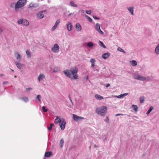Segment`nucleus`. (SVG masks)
I'll list each match as a JSON object with an SVG mask.
<instances>
[{
    "instance_id": "1",
    "label": "nucleus",
    "mask_w": 159,
    "mask_h": 159,
    "mask_svg": "<svg viewBox=\"0 0 159 159\" xmlns=\"http://www.w3.org/2000/svg\"><path fill=\"white\" fill-rule=\"evenodd\" d=\"M78 69L76 67L71 68L70 70H66L64 71L65 75L71 80L78 79Z\"/></svg>"
},
{
    "instance_id": "2",
    "label": "nucleus",
    "mask_w": 159,
    "mask_h": 159,
    "mask_svg": "<svg viewBox=\"0 0 159 159\" xmlns=\"http://www.w3.org/2000/svg\"><path fill=\"white\" fill-rule=\"evenodd\" d=\"M26 0H19L15 4V11L17 12H20L21 11L20 9L26 4Z\"/></svg>"
},
{
    "instance_id": "3",
    "label": "nucleus",
    "mask_w": 159,
    "mask_h": 159,
    "mask_svg": "<svg viewBox=\"0 0 159 159\" xmlns=\"http://www.w3.org/2000/svg\"><path fill=\"white\" fill-rule=\"evenodd\" d=\"M107 111V107L105 106H102L97 107L96 109V113L102 116H104Z\"/></svg>"
},
{
    "instance_id": "4",
    "label": "nucleus",
    "mask_w": 159,
    "mask_h": 159,
    "mask_svg": "<svg viewBox=\"0 0 159 159\" xmlns=\"http://www.w3.org/2000/svg\"><path fill=\"white\" fill-rule=\"evenodd\" d=\"M133 77L134 79H137L140 80L144 81L146 80V77L138 75H133Z\"/></svg>"
},
{
    "instance_id": "5",
    "label": "nucleus",
    "mask_w": 159,
    "mask_h": 159,
    "mask_svg": "<svg viewBox=\"0 0 159 159\" xmlns=\"http://www.w3.org/2000/svg\"><path fill=\"white\" fill-rule=\"evenodd\" d=\"M66 125V122L65 120L64 119H61V121L59 123V125L60 127L61 130H63L65 127Z\"/></svg>"
},
{
    "instance_id": "6",
    "label": "nucleus",
    "mask_w": 159,
    "mask_h": 159,
    "mask_svg": "<svg viewBox=\"0 0 159 159\" xmlns=\"http://www.w3.org/2000/svg\"><path fill=\"white\" fill-rule=\"evenodd\" d=\"M59 50V47L57 43H55L54 45V46L52 48V51L54 52H57Z\"/></svg>"
},
{
    "instance_id": "7",
    "label": "nucleus",
    "mask_w": 159,
    "mask_h": 159,
    "mask_svg": "<svg viewBox=\"0 0 159 159\" xmlns=\"http://www.w3.org/2000/svg\"><path fill=\"white\" fill-rule=\"evenodd\" d=\"M73 119L76 121L83 119L84 118V117L77 116L75 114H73Z\"/></svg>"
},
{
    "instance_id": "8",
    "label": "nucleus",
    "mask_w": 159,
    "mask_h": 159,
    "mask_svg": "<svg viewBox=\"0 0 159 159\" xmlns=\"http://www.w3.org/2000/svg\"><path fill=\"white\" fill-rule=\"evenodd\" d=\"M110 54L109 52L105 53L102 55V57L104 59H106L107 58L110 56Z\"/></svg>"
},
{
    "instance_id": "9",
    "label": "nucleus",
    "mask_w": 159,
    "mask_h": 159,
    "mask_svg": "<svg viewBox=\"0 0 159 159\" xmlns=\"http://www.w3.org/2000/svg\"><path fill=\"white\" fill-rule=\"evenodd\" d=\"M15 56L16 57V59L19 61L20 60L21 56L20 54L17 52H15L14 53Z\"/></svg>"
},
{
    "instance_id": "10",
    "label": "nucleus",
    "mask_w": 159,
    "mask_h": 159,
    "mask_svg": "<svg viewBox=\"0 0 159 159\" xmlns=\"http://www.w3.org/2000/svg\"><path fill=\"white\" fill-rule=\"evenodd\" d=\"M45 77V75L43 74H41L39 75L38 77V80L39 81H40V80L43 79Z\"/></svg>"
},
{
    "instance_id": "11",
    "label": "nucleus",
    "mask_w": 159,
    "mask_h": 159,
    "mask_svg": "<svg viewBox=\"0 0 159 159\" xmlns=\"http://www.w3.org/2000/svg\"><path fill=\"white\" fill-rule=\"evenodd\" d=\"M95 97L96 99L98 100H101L103 99V98L102 96L98 94L95 95Z\"/></svg>"
},
{
    "instance_id": "12",
    "label": "nucleus",
    "mask_w": 159,
    "mask_h": 159,
    "mask_svg": "<svg viewBox=\"0 0 159 159\" xmlns=\"http://www.w3.org/2000/svg\"><path fill=\"white\" fill-rule=\"evenodd\" d=\"M68 30L70 31L72 30V25L70 23L68 22L66 25Z\"/></svg>"
},
{
    "instance_id": "13",
    "label": "nucleus",
    "mask_w": 159,
    "mask_h": 159,
    "mask_svg": "<svg viewBox=\"0 0 159 159\" xmlns=\"http://www.w3.org/2000/svg\"><path fill=\"white\" fill-rule=\"evenodd\" d=\"M61 121V119H60L58 116H56V119H55L54 121V123L55 124H57L58 123H60Z\"/></svg>"
},
{
    "instance_id": "14",
    "label": "nucleus",
    "mask_w": 159,
    "mask_h": 159,
    "mask_svg": "<svg viewBox=\"0 0 159 159\" xmlns=\"http://www.w3.org/2000/svg\"><path fill=\"white\" fill-rule=\"evenodd\" d=\"M52 152H45L44 155L45 157H48L52 155Z\"/></svg>"
},
{
    "instance_id": "15",
    "label": "nucleus",
    "mask_w": 159,
    "mask_h": 159,
    "mask_svg": "<svg viewBox=\"0 0 159 159\" xmlns=\"http://www.w3.org/2000/svg\"><path fill=\"white\" fill-rule=\"evenodd\" d=\"M23 21L22 24L23 25L25 26H27L29 25V23L28 20L25 19H23Z\"/></svg>"
},
{
    "instance_id": "16",
    "label": "nucleus",
    "mask_w": 159,
    "mask_h": 159,
    "mask_svg": "<svg viewBox=\"0 0 159 159\" xmlns=\"http://www.w3.org/2000/svg\"><path fill=\"white\" fill-rule=\"evenodd\" d=\"M75 28L78 31L81 30V28L80 25L78 23H76L75 25Z\"/></svg>"
},
{
    "instance_id": "17",
    "label": "nucleus",
    "mask_w": 159,
    "mask_h": 159,
    "mask_svg": "<svg viewBox=\"0 0 159 159\" xmlns=\"http://www.w3.org/2000/svg\"><path fill=\"white\" fill-rule=\"evenodd\" d=\"M90 61L91 63V66L92 67H94L95 65V62L96 60L94 59L91 58L90 60Z\"/></svg>"
},
{
    "instance_id": "18",
    "label": "nucleus",
    "mask_w": 159,
    "mask_h": 159,
    "mask_svg": "<svg viewBox=\"0 0 159 159\" xmlns=\"http://www.w3.org/2000/svg\"><path fill=\"white\" fill-rule=\"evenodd\" d=\"M134 7H130L128 8V10L130 12V13L132 15H134Z\"/></svg>"
},
{
    "instance_id": "19",
    "label": "nucleus",
    "mask_w": 159,
    "mask_h": 159,
    "mask_svg": "<svg viewBox=\"0 0 159 159\" xmlns=\"http://www.w3.org/2000/svg\"><path fill=\"white\" fill-rule=\"evenodd\" d=\"M15 63L16 64V66L19 69H21V68L23 66V65L21 64L20 63H19L17 62H16Z\"/></svg>"
},
{
    "instance_id": "20",
    "label": "nucleus",
    "mask_w": 159,
    "mask_h": 159,
    "mask_svg": "<svg viewBox=\"0 0 159 159\" xmlns=\"http://www.w3.org/2000/svg\"><path fill=\"white\" fill-rule=\"evenodd\" d=\"M132 107L133 108V110L135 112L137 111L138 107L136 105H133L132 106Z\"/></svg>"
},
{
    "instance_id": "21",
    "label": "nucleus",
    "mask_w": 159,
    "mask_h": 159,
    "mask_svg": "<svg viewBox=\"0 0 159 159\" xmlns=\"http://www.w3.org/2000/svg\"><path fill=\"white\" fill-rule=\"evenodd\" d=\"M60 70V68L58 67H55L53 70V71L54 72H56Z\"/></svg>"
},
{
    "instance_id": "22",
    "label": "nucleus",
    "mask_w": 159,
    "mask_h": 159,
    "mask_svg": "<svg viewBox=\"0 0 159 159\" xmlns=\"http://www.w3.org/2000/svg\"><path fill=\"white\" fill-rule=\"evenodd\" d=\"M70 5L72 7H77V5L76 4H75L74 3V2L73 1H71L70 2Z\"/></svg>"
},
{
    "instance_id": "23",
    "label": "nucleus",
    "mask_w": 159,
    "mask_h": 159,
    "mask_svg": "<svg viewBox=\"0 0 159 159\" xmlns=\"http://www.w3.org/2000/svg\"><path fill=\"white\" fill-rule=\"evenodd\" d=\"M37 16L39 18L41 19L43 18L44 16L42 13H41L38 14H37Z\"/></svg>"
},
{
    "instance_id": "24",
    "label": "nucleus",
    "mask_w": 159,
    "mask_h": 159,
    "mask_svg": "<svg viewBox=\"0 0 159 159\" xmlns=\"http://www.w3.org/2000/svg\"><path fill=\"white\" fill-rule=\"evenodd\" d=\"M131 64L133 66H134L137 65V62L135 60H133L131 61Z\"/></svg>"
},
{
    "instance_id": "25",
    "label": "nucleus",
    "mask_w": 159,
    "mask_h": 159,
    "mask_svg": "<svg viewBox=\"0 0 159 159\" xmlns=\"http://www.w3.org/2000/svg\"><path fill=\"white\" fill-rule=\"evenodd\" d=\"M93 45V44L92 42H88L87 43V46L89 48L92 47Z\"/></svg>"
},
{
    "instance_id": "26",
    "label": "nucleus",
    "mask_w": 159,
    "mask_h": 159,
    "mask_svg": "<svg viewBox=\"0 0 159 159\" xmlns=\"http://www.w3.org/2000/svg\"><path fill=\"white\" fill-rule=\"evenodd\" d=\"M155 52L157 54H159V44L156 48Z\"/></svg>"
},
{
    "instance_id": "27",
    "label": "nucleus",
    "mask_w": 159,
    "mask_h": 159,
    "mask_svg": "<svg viewBox=\"0 0 159 159\" xmlns=\"http://www.w3.org/2000/svg\"><path fill=\"white\" fill-rule=\"evenodd\" d=\"M26 53L27 56L28 58H30L31 57V54L30 52L28 50H27L26 51Z\"/></svg>"
},
{
    "instance_id": "28",
    "label": "nucleus",
    "mask_w": 159,
    "mask_h": 159,
    "mask_svg": "<svg viewBox=\"0 0 159 159\" xmlns=\"http://www.w3.org/2000/svg\"><path fill=\"white\" fill-rule=\"evenodd\" d=\"M21 99L25 102H27L28 101V98L25 97H22Z\"/></svg>"
},
{
    "instance_id": "29",
    "label": "nucleus",
    "mask_w": 159,
    "mask_h": 159,
    "mask_svg": "<svg viewBox=\"0 0 159 159\" xmlns=\"http://www.w3.org/2000/svg\"><path fill=\"white\" fill-rule=\"evenodd\" d=\"M128 94V93H125L123 94H121L117 96H116V97L118 98H120L121 97H123L124 96H126Z\"/></svg>"
},
{
    "instance_id": "30",
    "label": "nucleus",
    "mask_w": 159,
    "mask_h": 159,
    "mask_svg": "<svg viewBox=\"0 0 159 159\" xmlns=\"http://www.w3.org/2000/svg\"><path fill=\"white\" fill-rule=\"evenodd\" d=\"M140 101L141 103H143L144 102V99L143 97H140Z\"/></svg>"
},
{
    "instance_id": "31",
    "label": "nucleus",
    "mask_w": 159,
    "mask_h": 159,
    "mask_svg": "<svg viewBox=\"0 0 159 159\" xmlns=\"http://www.w3.org/2000/svg\"><path fill=\"white\" fill-rule=\"evenodd\" d=\"M64 141L63 139H61L60 142V146L61 148H62L63 146V145L64 143Z\"/></svg>"
},
{
    "instance_id": "32",
    "label": "nucleus",
    "mask_w": 159,
    "mask_h": 159,
    "mask_svg": "<svg viewBox=\"0 0 159 159\" xmlns=\"http://www.w3.org/2000/svg\"><path fill=\"white\" fill-rule=\"evenodd\" d=\"M117 50L120 52H122L124 53H125V51L120 47H118V48Z\"/></svg>"
},
{
    "instance_id": "33",
    "label": "nucleus",
    "mask_w": 159,
    "mask_h": 159,
    "mask_svg": "<svg viewBox=\"0 0 159 159\" xmlns=\"http://www.w3.org/2000/svg\"><path fill=\"white\" fill-rule=\"evenodd\" d=\"M96 28L97 30L100 29V25L98 23H97L96 24Z\"/></svg>"
},
{
    "instance_id": "34",
    "label": "nucleus",
    "mask_w": 159,
    "mask_h": 159,
    "mask_svg": "<svg viewBox=\"0 0 159 159\" xmlns=\"http://www.w3.org/2000/svg\"><path fill=\"white\" fill-rule=\"evenodd\" d=\"M23 19H20V20H19L17 21L18 23L19 24H22L23 21Z\"/></svg>"
},
{
    "instance_id": "35",
    "label": "nucleus",
    "mask_w": 159,
    "mask_h": 159,
    "mask_svg": "<svg viewBox=\"0 0 159 159\" xmlns=\"http://www.w3.org/2000/svg\"><path fill=\"white\" fill-rule=\"evenodd\" d=\"M99 43H100V46H102L104 48H106V46L102 42H101V41H99Z\"/></svg>"
},
{
    "instance_id": "36",
    "label": "nucleus",
    "mask_w": 159,
    "mask_h": 159,
    "mask_svg": "<svg viewBox=\"0 0 159 159\" xmlns=\"http://www.w3.org/2000/svg\"><path fill=\"white\" fill-rule=\"evenodd\" d=\"M53 124H52V123L51 124H50V126L49 127H48V130H50L52 129V127L53 126Z\"/></svg>"
},
{
    "instance_id": "37",
    "label": "nucleus",
    "mask_w": 159,
    "mask_h": 159,
    "mask_svg": "<svg viewBox=\"0 0 159 159\" xmlns=\"http://www.w3.org/2000/svg\"><path fill=\"white\" fill-rule=\"evenodd\" d=\"M40 98H41V96L40 95H38L36 97V99L38 100L39 101H40Z\"/></svg>"
},
{
    "instance_id": "38",
    "label": "nucleus",
    "mask_w": 159,
    "mask_h": 159,
    "mask_svg": "<svg viewBox=\"0 0 159 159\" xmlns=\"http://www.w3.org/2000/svg\"><path fill=\"white\" fill-rule=\"evenodd\" d=\"M60 22V20L59 19L57 20L56 22L55 25L57 26Z\"/></svg>"
},
{
    "instance_id": "39",
    "label": "nucleus",
    "mask_w": 159,
    "mask_h": 159,
    "mask_svg": "<svg viewBox=\"0 0 159 159\" xmlns=\"http://www.w3.org/2000/svg\"><path fill=\"white\" fill-rule=\"evenodd\" d=\"M42 109H43V111L44 112H47V110L45 108V107L44 106H43L42 107Z\"/></svg>"
},
{
    "instance_id": "40",
    "label": "nucleus",
    "mask_w": 159,
    "mask_h": 159,
    "mask_svg": "<svg viewBox=\"0 0 159 159\" xmlns=\"http://www.w3.org/2000/svg\"><path fill=\"white\" fill-rule=\"evenodd\" d=\"M57 25L55 24L52 27V30H55L57 27Z\"/></svg>"
},
{
    "instance_id": "41",
    "label": "nucleus",
    "mask_w": 159,
    "mask_h": 159,
    "mask_svg": "<svg viewBox=\"0 0 159 159\" xmlns=\"http://www.w3.org/2000/svg\"><path fill=\"white\" fill-rule=\"evenodd\" d=\"M86 17L90 22H91V21H92V20L91 19V18L89 17V16H87V15H86Z\"/></svg>"
},
{
    "instance_id": "42",
    "label": "nucleus",
    "mask_w": 159,
    "mask_h": 159,
    "mask_svg": "<svg viewBox=\"0 0 159 159\" xmlns=\"http://www.w3.org/2000/svg\"><path fill=\"white\" fill-rule=\"evenodd\" d=\"M32 89V88H28L26 89V91L27 92H28L29 91Z\"/></svg>"
},
{
    "instance_id": "43",
    "label": "nucleus",
    "mask_w": 159,
    "mask_h": 159,
    "mask_svg": "<svg viewBox=\"0 0 159 159\" xmlns=\"http://www.w3.org/2000/svg\"><path fill=\"white\" fill-rule=\"evenodd\" d=\"M97 31L101 34H103V32L100 29L98 30Z\"/></svg>"
},
{
    "instance_id": "44",
    "label": "nucleus",
    "mask_w": 159,
    "mask_h": 159,
    "mask_svg": "<svg viewBox=\"0 0 159 159\" xmlns=\"http://www.w3.org/2000/svg\"><path fill=\"white\" fill-rule=\"evenodd\" d=\"M30 7H34V4L33 3H31L30 4Z\"/></svg>"
},
{
    "instance_id": "45",
    "label": "nucleus",
    "mask_w": 159,
    "mask_h": 159,
    "mask_svg": "<svg viewBox=\"0 0 159 159\" xmlns=\"http://www.w3.org/2000/svg\"><path fill=\"white\" fill-rule=\"evenodd\" d=\"M86 13L88 14H90L91 13V11L90 10L86 11Z\"/></svg>"
},
{
    "instance_id": "46",
    "label": "nucleus",
    "mask_w": 159,
    "mask_h": 159,
    "mask_svg": "<svg viewBox=\"0 0 159 159\" xmlns=\"http://www.w3.org/2000/svg\"><path fill=\"white\" fill-rule=\"evenodd\" d=\"M105 121L107 122V123H108L109 122V119L107 116H106V119L105 120Z\"/></svg>"
},
{
    "instance_id": "47",
    "label": "nucleus",
    "mask_w": 159,
    "mask_h": 159,
    "mask_svg": "<svg viewBox=\"0 0 159 159\" xmlns=\"http://www.w3.org/2000/svg\"><path fill=\"white\" fill-rule=\"evenodd\" d=\"M153 109V107L152 106H151V107H150L148 110L151 112L152 111Z\"/></svg>"
},
{
    "instance_id": "48",
    "label": "nucleus",
    "mask_w": 159,
    "mask_h": 159,
    "mask_svg": "<svg viewBox=\"0 0 159 159\" xmlns=\"http://www.w3.org/2000/svg\"><path fill=\"white\" fill-rule=\"evenodd\" d=\"M119 115L123 116V114H116V115H115L116 116H118Z\"/></svg>"
},
{
    "instance_id": "49",
    "label": "nucleus",
    "mask_w": 159,
    "mask_h": 159,
    "mask_svg": "<svg viewBox=\"0 0 159 159\" xmlns=\"http://www.w3.org/2000/svg\"><path fill=\"white\" fill-rule=\"evenodd\" d=\"M93 18L95 19H99L96 16H93Z\"/></svg>"
},
{
    "instance_id": "50",
    "label": "nucleus",
    "mask_w": 159,
    "mask_h": 159,
    "mask_svg": "<svg viewBox=\"0 0 159 159\" xmlns=\"http://www.w3.org/2000/svg\"><path fill=\"white\" fill-rule=\"evenodd\" d=\"M3 32V30L2 29L0 28V34H1Z\"/></svg>"
},
{
    "instance_id": "51",
    "label": "nucleus",
    "mask_w": 159,
    "mask_h": 159,
    "mask_svg": "<svg viewBox=\"0 0 159 159\" xmlns=\"http://www.w3.org/2000/svg\"><path fill=\"white\" fill-rule=\"evenodd\" d=\"M110 86V84H107L106 86V87L107 88V87H108Z\"/></svg>"
},
{
    "instance_id": "52",
    "label": "nucleus",
    "mask_w": 159,
    "mask_h": 159,
    "mask_svg": "<svg viewBox=\"0 0 159 159\" xmlns=\"http://www.w3.org/2000/svg\"><path fill=\"white\" fill-rule=\"evenodd\" d=\"M5 75L3 74H0V76H4Z\"/></svg>"
},
{
    "instance_id": "53",
    "label": "nucleus",
    "mask_w": 159,
    "mask_h": 159,
    "mask_svg": "<svg viewBox=\"0 0 159 159\" xmlns=\"http://www.w3.org/2000/svg\"><path fill=\"white\" fill-rule=\"evenodd\" d=\"M150 112H151L150 111H149L148 110V111L147 112V114H148Z\"/></svg>"
},
{
    "instance_id": "54",
    "label": "nucleus",
    "mask_w": 159,
    "mask_h": 159,
    "mask_svg": "<svg viewBox=\"0 0 159 159\" xmlns=\"http://www.w3.org/2000/svg\"><path fill=\"white\" fill-rule=\"evenodd\" d=\"M8 83L7 81L4 82H3V84H6V83Z\"/></svg>"
},
{
    "instance_id": "55",
    "label": "nucleus",
    "mask_w": 159,
    "mask_h": 159,
    "mask_svg": "<svg viewBox=\"0 0 159 159\" xmlns=\"http://www.w3.org/2000/svg\"><path fill=\"white\" fill-rule=\"evenodd\" d=\"M70 101L71 102H72V101L70 99Z\"/></svg>"
},
{
    "instance_id": "56",
    "label": "nucleus",
    "mask_w": 159,
    "mask_h": 159,
    "mask_svg": "<svg viewBox=\"0 0 159 159\" xmlns=\"http://www.w3.org/2000/svg\"><path fill=\"white\" fill-rule=\"evenodd\" d=\"M11 70V71H14V70Z\"/></svg>"
},
{
    "instance_id": "57",
    "label": "nucleus",
    "mask_w": 159,
    "mask_h": 159,
    "mask_svg": "<svg viewBox=\"0 0 159 159\" xmlns=\"http://www.w3.org/2000/svg\"><path fill=\"white\" fill-rule=\"evenodd\" d=\"M15 78H16V76H15Z\"/></svg>"
}]
</instances>
